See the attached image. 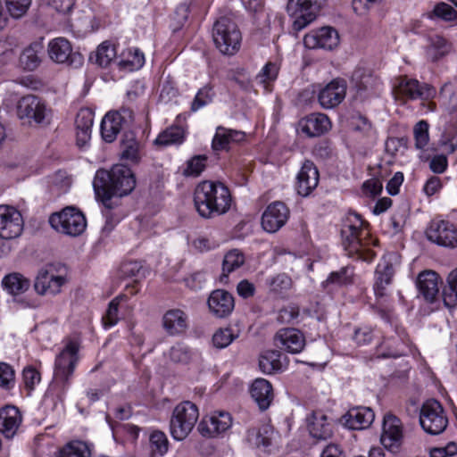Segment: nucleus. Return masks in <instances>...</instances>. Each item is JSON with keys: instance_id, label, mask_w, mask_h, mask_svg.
I'll use <instances>...</instances> for the list:
<instances>
[{"instance_id": "nucleus-39", "label": "nucleus", "mask_w": 457, "mask_h": 457, "mask_svg": "<svg viewBox=\"0 0 457 457\" xmlns=\"http://www.w3.org/2000/svg\"><path fill=\"white\" fill-rule=\"evenodd\" d=\"M273 429L269 425H263L259 428H251L247 433V440L256 447H267L271 444Z\"/></svg>"}, {"instance_id": "nucleus-16", "label": "nucleus", "mask_w": 457, "mask_h": 457, "mask_svg": "<svg viewBox=\"0 0 457 457\" xmlns=\"http://www.w3.org/2000/svg\"><path fill=\"white\" fill-rule=\"evenodd\" d=\"M380 441L383 446L392 453H397L403 442L401 420L392 414H386L383 420Z\"/></svg>"}, {"instance_id": "nucleus-19", "label": "nucleus", "mask_w": 457, "mask_h": 457, "mask_svg": "<svg viewBox=\"0 0 457 457\" xmlns=\"http://www.w3.org/2000/svg\"><path fill=\"white\" fill-rule=\"evenodd\" d=\"M232 425L228 412L219 411L203 418L198 425L199 433L205 437H215L227 431Z\"/></svg>"}, {"instance_id": "nucleus-3", "label": "nucleus", "mask_w": 457, "mask_h": 457, "mask_svg": "<svg viewBox=\"0 0 457 457\" xmlns=\"http://www.w3.org/2000/svg\"><path fill=\"white\" fill-rule=\"evenodd\" d=\"M231 195L221 182L204 180L194 192V203L198 213L206 219L226 213L231 205Z\"/></svg>"}, {"instance_id": "nucleus-28", "label": "nucleus", "mask_w": 457, "mask_h": 457, "mask_svg": "<svg viewBox=\"0 0 457 457\" xmlns=\"http://www.w3.org/2000/svg\"><path fill=\"white\" fill-rule=\"evenodd\" d=\"M209 309L214 314H230L235 307L233 295L226 290L216 289L209 295Z\"/></svg>"}, {"instance_id": "nucleus-40", "label": "nucleus", "mask_w": 457, "mask_h": 457, "mask_svg": "<svg viewBox=\"0 0 457 457\" xmlns=\"http://www.w3.org/2000/svg\"><path fill=\"white\" fill-rule=\"evenodd\" d=\"M119 64L129 71H137L145 64V55L138 48H129L123 53Z\"/></svg>"}, {"instance_id": "nucleus-15", "label": "nucleus", "mask_w": 457, "mask_h": 457, "mask_svg": "<svg viewBox=\"0 0 457 457\" xmlns=\"http://www.w3.org/2000/svg\"><path fill=\"white\" fill-rule=\"evenodd\" d=\"M22 215L16 208L10 205H0V237L13 239L23 230Z\"/></svg>"}, {"instance_id": "nucleus-37", "label": "nucleus", "mask_w": 457, "mask_h": 457, "mask_svg": "<svg viewBox=\"0 0 457 457\" xmlns=\"http://www.w3.org/2000/svg\"><path fill=\"white\" fill-rule=\"evenodd\" d=\"M443 303L449 312L457 306V268L447 277V287L443 290Z\"/></svg>"}, {"instance_id": "nucleus-10", "label": "nucleus", "mask_w": 457, "mask_h": 457, "mask_svg": "<svg viewBox=\"0 0 457 457\" xmlns=\"http://www.w3.org/2000/svg\"><path fill=\"white\" fill-rule=\"evenodd\" d=\"M49 223L54 230L71 237L82 234L87 227L84 214L75 207H66L52 214Z\"/></svg>"}, {"instance_id": "nucleus-36", "label": "nucleus", "mask_w": 457, "mask_h": 457, "mask_svg": "<svg viewBox=\"0 0 457 457\" xmlns=\"http://www.w3.org/2000/svg\"><path fill=\"white\" fill-rule=\"evenodd\" d=\"M41 51L42 46L39 44H32L26 47L20 56L21 66L27 71L36 70L41 62Z\"/></svg>"}, {"instance_id": "nucleus-2", "label": "nucleus", "mask_w": 457, "mask_h": 457, "mask_svg": "<svg viewBox=\"0 0 457 457\" xmlns=\"http://www.w3.org/2000/svg\"><path fill=\"white\" fill-rule=\"evenodd\" d=\"M342 245L349 257L370 262L375 253L370 249L371 239L366 224L355 212H348L341 228Z\"/></svg>"}, {"instance_id": "nucleus-53", "label": "nucleus", "mask_w": 457, "mask_h": 457, "mask_svg": "<svg viewBox=\"0 0 457 457\" xmlns=\"http://www.w3.org/2000/svg\"><path fill=\"white\" fill-rule=\"evenodd\" d=\"M31 0H5L9 14L14 19L21 18L29 10Z\"/></svg>"}, {"instance_id": "nucleus-56", "label": "nucleus", "mask_w": 457, "mask_h": 457, "mask_svg": "<svg viewBox=\"0 0 457 457\" xmlns=\"http://www.w3.org/2000/svg\"><path fill=\"white\" fill-rule=\"evenodd\" d=\"M170 358L172 361L178 363H187L191 357V350L182 344H177L170 349Z\"/></svg>"}, {"instance_id": "nucleus-48", "label": "nucleus", "mask_w": 457, "mask_h": 457, "mask_svg": "<svg viewBox=\"0 0 457 457\" xmlns=\"http://www.w3.org/2000/svg\"><path fill=\"white\" fill-rule=\"evenodd\" d=\"M413 137L415 147L419 150H425L429 143V124L427 120H421L413 128Z\"/></svg>"}, {"instance_id": "nucleus-20", "label": "nucleus", "mask_w": 457, "mask_h": 457, "mask_svg": "<svg viewBox=\"0 0 457 457\" xmlns=\"http://www.w3.org/2000/svg\"><path fill=\"white\" fill-rule=\"evenodd\" d=\"M346 88V81L344 79H334L320 91L319 103L325 109L337 106L345 99Z\"/></svg>"}, {"instance_id": "nucleus-64", "label": "nucleus", "mask_w": 457, "mask_h": 457, "mask_svg": "<svg viewBox=\"0 0 457 457\" xmlns=\"http://www.w3.org/2000/svg\"><path fill=\"white\" fill-rule=\"evenodd\" d=\"M382 188V182L377 178H372L363 183L362 193L366 196L374 197L381 193Z\"/></svg>"}, {"instance_id": "nucleus-34", "label": "nucleus", "mask_w": 457, "mask_h": 457, "mask_svg": "<svg viewBox=\"0 0 457 457\" xmlns=\"http://www.w3.org/2000/svg\"><path fill=\"white\" fill-rule=\"evenodd\" d=\"M245 255L241 251L237 249L228 251L223 258L222 273L220 278V282L227 283L228 275L239 269L245 263Z\"/></svg>"}, {"instance_id": "nucleus-18", "label": "nucleus", "mask_w": 457, "mask_h": 457, "mask_svg": "<svg viewBox=\"0 0 457 457\" xmlns=\"http://www.w3.org/2000/svg\"><path fill=\"white\" fill-rule=\"evenodd\" d=\"M289 218V210L282 202L270 204L262 215V227L269 233L279 230Z\"/></svg>"}, {"instance_id": "nucleus-41", "label": "nucleus", "mask_w": 457, "mask_h": 457, "mask_svg": "<svg viewBox=\"0 0 457 457\" xmlns=\"http://www.w3.org/2000/svg\"><path fill=\"white\" fill-rule=\"evenodd\" d=\"M259 367L260 370L266 374H272L279 371L282 368L279 352L269 351L261 355Z\"/></svg>"}, {"instance_id": "nucleus-63", "label": "nucleus", "mask_w": 457, "mask_h": 457, "mask_svg": "<svg viewBox=\"0 0 457 457\" xmlns=\"http://www.w3.org/2000/svg\"><path fill=\"white\" fill-rule=\"evenodd\" d=\"M439 145L447 154L457 150V134L455 132H444L439 139Z\"/></svg>"}, {"instance_id": "nucleus-57", "label": "nucleus", "mask_w": 457, "mask_h": 457, "mask_svg": "<svg viewBox=\"0 0 457 457\" xmlns=\"http://www.w3.org/2000/svg\"><path fill=\"white\" fill-rule=\"evenodd\" d=\"M127 140L122 141V157L128 160L136 161L138 154V143L130 132L127 134Z\"/></svg>"}, {"instance_id": "nucleus-26", "label": "nucleus", "mask_w": 457, "mask_h": 457, "mask_svg": "<svg viewBox=\"0 0 457 457\" xmlns=\"http://www.w3.org/2000/svg\"><path fill=\"white\" fill-rule=\"evenodd\" d=\"M245 140V133L244 131L219 126L212 138V147L214 151H228L233 145Z\"/></svg>"}, {"instance_id": "nucleus-60", "label": "nucleus", "mask_w": 457, "mask_h": 457, "mask_svg": "<svg viewBox=\"0 0 457 457\" xmlns=\"http://www.w3.org/2000/svg\"><path fill=\"white\" fill-rule=\"evenodd\" d=\"M235 337L230 329H220L212 337V343L217 348H225L229 345Z\"/></svg>"}, {"instance_id": "nucleus-17", "label": "nucleus", "mask_w": 457, "mask_h": 457, "mask_svg": "<svg viewBox=\"0 0 457 457\" xmlns=\"http://www.w3.org/2000/svg\"><path fill=\"white\" fill-rule=\"evenodd\" d=\"M303 44L309 49L332 50L339 45V34L336 29L325 26L307 33Z\"/></svg>"}, {"instance_id": "nucleus-61", "label": "nucleus", "mask_w": 457, "mask_h": 457, "mask_svg": "<svg viewBox=\"0 0 457 457\" xmlns=\"http://www.w3.org/2000/svg\"><path fill=\"white\" fill-rule=\"evenodd\" d=\"M440 97L449 112H453L457 109V96L453 94L450 84L443 86Z\"/></svg>"}, {"instance_id": "nucleus-21", "label": "nucleus", "mask_w": 457, "mask_h": 457, "mask_svg": "<svg viewBox=\"0 0 457 457\" xmlns=\"http://www.w3.org/2000/svg\"><path fill=\"white\" fill-rule=\"evenodd\" d=\"M276 345L289 353H298L305 346V337L303 334L294 328H285L279 329L275 335Z\"/></svg>"}, {"instance_id": "nucleus-6", "label": "nucleus", "mask_w": 457, "mask_h": 457, "mask_svg": "<svg viewBox=\"0 0 457 457\" xmlns=\"http://www.w3.org/2000/svg\"><path fill=\"white\" fill-rule=\"evenodd\" d=\"M199 417L195 404L189 401L179 403L173 410L170 420V432L177 441L184 440L194 428Z\"/></svg>"}, {"instance_id": "nucleus-11", "label": "nucleus", "mask_w": 457, "mask_h": 457, "mask_svg": "<svg viewBox=\"0 0 457 457\" xmlns=\"http://www.w3.org/2000/svg\"><path fill=\"white\" fill-rule=\"evenodd\" d=\"M326 0H288L287 12L295 16L293 29L300 31L313 21Z\"/></svg>"}, {"instance_id": "nucleus-24", "label": "nucleus", "mask_w": 457, "mask_h": 457, "mask_svg": "<svg viewBox=\"0 0 457 457\" xmlns=\"http://www.w3.org/2000/svg\"><path fill=\"white\" fill-rule=\"evenodd\" d=\"M319 178V171L314 163L305 161L297 174V193L303 196L309 195L318 186Z\"/></svg>"}, {"instance_id": "nucleus-12", "label": "nucleus", "mask_w": 457, "mask_h": 457, "mask_svg": "<svg viewBox=\"0 0 457 457\" xmlns=\"http://www.w3.org/2000/svg\"><path fill=\"white\" fill-rule=\"evenodd\" d=\"M420 422L427 433L438 435L446 428L448 420L440 403L432 399L423 403L420 414Z\"/></svg>"}, {"instance_id": "nucleus-43", "label": "nucleus", "mask_w": 457, "mask_h": 457, "mask_svg": "<svg viewBox=\"0 0 457 457\" xmlns=\"http://www.w3.org/2000/svg\"><path fill=\"white\" fill-rule=\"evenodd\" d=\"M152 456H163L169 449V441L166 435L160 430H154L149 437Z\"/></svg>"}, {"instance_id": "nucleus-9", "label": "nucleus", "mask_w": 457, "mask_h": 457, "mask_svg": "<svg viewBox=\"0 0 457 457\" xmlns=\"http://www.w3.org/2000/svg\"><path fill=\"white\" fill-rule=\"evenodd\" d=\"M393 95L397 101L405 103L409 100H428L436 95V90L428 84L408 76L395 78L393 84Z\"/></svg>"}, {"instance_id": "nucleus-7", "label": "nucleus", "mask_w": 457, "mask_h": 457, "mask_svg": "<svg viewBox=\"0 0 457 457\" xmlns=\"http://www.w3.org/2000/svg\"><path fill=\"white\" fill-rule=\"evenodd\" d=\"M134 122V114L129 107H121L117 111L107 112L101 122V135L105 142L112 143L119 133H130Z\"/></svg>"}, {"instance_id": "nucleus-27", "label": "nucleus", "mask_w": 457, "mask_h": 457, "mask_svg": "<svg viewBox=\"0 0 457 457\" xmlns=\"http://www.w3.org/2000/svg\"><path fill=\"white\" fill-rule=\"evenodd\" d=\"M94 112L89 108H81L75 119L76 142L79 147L85 146L91 138Z\"/></svg>"}, {"instance_id": "nucleus-62", "label": "nucleus", "mask_w": 457, "mask_h": 457, "mask_svg": "<svg viewBox=\"0 0 457 457\" xmlns=\"http://www.w3.org/2000/svg\"><path fill=\"white\" fill-rule=\"evenodd\" d=\"M22 378L26 388L32 390L40 382V373L33 367L29 366L23 370Z\"/></svg>"}, {"instance_id": "nucleus-29", "label": "nucleus", "mask_w": 457, "mask_h": 457, "mask_svg": "<svg viewBox=\"0 0 457 457\" xmlns=\"http://www.w3.org/2000/svg\"><path fill=\"white\" fill-rule=\"evenodd\" d=\"M21 423V414L18 408L6 406L0 410V431L7 437H12Z\"/></svg>"}, {"instance_id": "nucleus-4", "label": "nucleus", "mask_w": 457, "mask_h": 457, "mask_svg": "<svg viewBox=\"0 0 457 457\" xmlns=\"http://www.w3.org/2000/svg\"><path fill=\"white\" fill-rule=\"evenodd\" d=\"M68 283V272L65 265L49 263L41 268L34 281V289L43 296H55Z\"/></svg>"}, {"instance_id": "nucleus-32", "label": "nucleus", "mask_w": 457, "mask_h": 457, "mask_svg": "<svg viewBox=\"0 0 457 457\" xmlns=\"http://www.w3.org/2000/svg\"><path fill=\"white\" fill-rule=\"evenodd\" d=\"M417 287L428 302H433L439 291L437 274L432 270L421 272L417 279Z\"/></svg>"}, {"instance_id": "nucleus-14", "label": "nucleus", "mask_w": 457, "mask_h": 457, "mask_svg": "<svg viewBox=\"0 0 457 457\" xmlns=\"http://www.w3.org/2000/svg\"><path fill=\"white\" fill-rule=\"evenodd\" d=\"M426 235L429 241L438 245L457 247V228L448 220H433L427 228Z\"/></svg>"}, {"instance_id": "nucleus-8", "label": "nucleus", "mask_w": 457, "mask_h": 457, "mask_svg": "<svg viewBox=\"0 0 457 457\" xmlns=\"http://www.w3.org/2000/svg\"><path fill=\"white\" fill-rule=\"evenodd\" d=\"M17 115L29 124H48L52 117V110L42 98L27 95L17 104Z\"/></svg>"}, {"instance_id": "nucleus-5", "label": "nucleus", "mask_w": 457, "mask_h": 457, "mask_svg": "<svg viewBox=\"0 0 457 457\" xmlns=\"http://www.w3.org/2000/svg\"><path fill=\"white\" fill-rule=\"evenodd\" d=\"M212 38L219 51L227 55H233L241 46L242 35L237 25L228 17H220L212 29Z\"/></svg>"}, {"instance_id": "nucleus-30", "label": "nucleus", "mask_w": 457, "mask_h": 457, "mask_svg": "<svg viewBox=\"0 0 457 457\" xmlns=\"http://www.w3.org/2000/svg\"><path fill=\"white\" fill-rule=\"evenodd\" d=\"M351 83L356 91L360 94L372 93L378 89L380 82L378 79L364 68H357L353 71L351 77Z\"/></svg>"}, {"instance_id": "nucleus-49", "label": "nucleus", "mask_w": 457, "mask_h": 457, "mask_svg": "<svg viewBox=\"0 0 457 457\" xmlns=\"http://www.w3.org/2000/svg\"><path fill=\"white\" fill-rule=\"evenodd\" d=\"M266 283L270 290L278 295L287 293L292 287V279L285 273L267 278Z\"/></svg>"}, {"instance_id": "nucleus-45", "label": "nucleus", "mask_w": 457, "mask_h": 457, "mask_svg": "<svg viewBox=\"0 0 457 457\" xmlns=\"http://www.w3.org/2000/svg\"><path fill=\"white\" fill-rule=\"evenodd\" d=\"M214 96L215 92L213 90V87L211 84L204 85L197 91L194 100L192 101L190 108L191 111L195 112L210 104L212 102Z\"/></svg>"}, {"instance_id": "nucleus-35", "label": "nucleus", "mask_w": 457, "mask_h": 457, "mask_svg": "<svg viewBox=\"0 0 457 457\" xmlns=\"http://www.w3.org/2000/svg\"><path fill=\"white\" fill-rule=\"evenodd\" d=\"M2 285L9 294L20 295L29 289L30 283L21 274L11 273L3 278Z\"/></svg>"}, {"instance_id": "nucleus-23", "label": "nucleus", "mask_w": 457, "mask_h": 457, "mask_svg": "<svg viewBox=\"0 0 457 457\" xmlns=\"http://www.w3.org/2000/svg\"><path fill=\"white\" fill-rule=\"evenodd\" d=\"M49 58L56 63L73 62L80 54L73 53L71 44L64 37H56L49 41L47 46Z\"/></svg>"}, {"instance_id": "nucleus-55", "label": "nucleus", "mask_w": 457, "mask_h": 457, "mask_svg": "<svg viewBox=\"0 0 457 457\" xmlns=\"http://www.w3.org/2000/svg\"><path fill=\"white\" fill-rule=\"evenodd\" d=\"M433 13L437 18L451 21L457 25V11L450 4L441 2L435 5Z\"/></svg>"}, {"instance_id": "nucleus-25", "label": "nucleus", "mask_w": 457, "mask_h": 457, "mask_svg": "<svg viewBox=\"0 0 457 457\" xmlns=\"http://www.w3.org/2000/svg\"><path fill=\"white\" fill-rule=\"evenodd\" d=\"M331 128L328 117L323 113H312L299 121V129L309 137L321 136Z\"/></svg>"}, {"instance_id": "nucleus-46", "label": "nucleus", "mask_w": 457, "mask_h": 457, "mask_svg": "<svg viewBox=\"0 0 457 457\" xmlns=\"http://www.w3.org/2000/svg\"><path fill=\"white\" fill-rule=\"evenodd\" d=\"M59 457H91V450L85 442L72 441L60 451Z\"/></svg>"}, {"instance_id": "nucleus-54", "label": "nucleus", "mask_w": 457, "mask_h": 457, "mask_svg": "<svg viewBox=\"0 0 457 457\" xmlns=\"http://www.w3.org/2000/svg\"><path fill=\"white\" fill-rule=\"evenodd\" d=\"M120 274L125 278H139L145 275L144 266L139 261H128L120 268Z\"/></svg>"}, {"instance_id": "nucleus-52", "label": "nucleus", "mask_w": 457, "mask_h": 457, "mask_svg": "<svg viewBox=\"0 0 457 457\" xmlns=\"http://www.w3.org/2000/svg\"><path fill=\"white\" fill-rule=\"evenodd\" d=\"M353 275V270L349 267H344L338 271L331 272L326 281L323 283L325 287L330 284L343 286L351 283Z\"/></svg>"}, {"instance_id": "nucleus-47", "label": "nucleus", "mask_w": 457, "mask_h": 457, "mask_svg": "<svg viewBox=\"0 0 457 457\" xmlns=\"http://www.w3.org/2000/svg\"><path fill=\"white\" fill-rule=\"evenodd\" d=\"M449 51L447 41L441 36L430 37V44L427 48V55L431 61L436 62Z\"/></svg>"}, {"instance_id": "nucleus-13", "label": "nucleus", "mask_w": 457, "mask_h": 457, "mask_svg": "<svg viewBox=\"0 0 457 457\" xmlns=\"http://www.w3.org/2000/svg\"><path fill=\"white\" fill-rule=\"evenodd\" d=\"M79 344L78 340L69 338L62 351L56 356L54 363V377L63 382L68 381L73 374L78 361Z\"/></svg>"}, {"instance_id": "nucleus-44", "label": "nucleus", "mask_w": 457, "mask_h": 457, "mask_svg": "<svg viewBox=\"0 0 457 457\" xmlns=\"http://www.w3.org/2000/svg\"><path fill=\"white\" fill-rule=\"evenodd\" d=\"M117 55L115 45L110 41H104L96 49V62L101 67H107Z\"/></svg>"}, {"instance_id": "nucleus-51", "label": "nucleus", "mask_w": 457, "mask_h": 457, "mask_svg": "<svg viewBox=\"0 0 457 457\" xmlns=\"http://www.w3.org/2000/svg\"><path fill=\"white\" fill-rule=\"evenodd\" d=\"M187 326L185 316H163V327L170 335L183 332Z\"/></svg>"}, {"instance_id": "nucleus-59", "label": "nucleus", "mask_w": 457, "mask_h": 457, "mask_svg": "<svg viewBox=\"0 0 457 457\" xmlns=\"http://www.w3.org/2000/svg\"><path fill=\"white\" fill-rule=\"evenodd\" d=\"M129 311L127 296L120 295L109 303L105 314H117L119 312H127Z\"/></svg>"}, {"instance_id": "nucleus-33", "label": "nucleus", "mask_w": 457, "mask_h": 457, "mask_svg": "<svg viewBox=\"0 0 457 457\" xmlns=\"http://www.w3.org/2000/svg\"><path fill=\"white\" fill-rule=\"evenodd\" d=\"M310 435L317 439L325 440L332 436V426L321 412H313L308 419Z\"/></svg>"}, {"instance_id": "nucleus-58", "label": "nucleus", "mask_w": 457, "mask_h": 457, "mask_svg": "<svg viewBox=\"0 0 457 457\" xmlns=\"http://www.w3.org/2000/svg\"><path fill=\"white\" fill-rule=\"evenodd\" d=\"M15 380V372L13 368L6 363L0 361V386L10 388L13 386Z\"/></svg>"}, {"instance_id": "nucleus-38", "label": "nucleus", "mask_w": 457, "mask_h": 457, "mask_svg": "<svg viewBox=\"0 0 457 457\" xmlns=\"http://www.w3.org/2000/svg\"><path fill=\"white\" fill-rule=\"evenodd\" d=\"M279 70L280 62L278 60L269 61L260 70L255 79L259 84L263 85V87L268 89L269 87L278 79Z\"/></svg>"}, {"instance_id": "nucleus-42", "label": "nucleus", "mask_w": 457, "mask_h": 457, "mask_svg": "<svg viewBox=\"0 0 457 457\" xmlns=\"http://www.w3.org/2000/svg\"><path fill=\"white\" fill-rule=\"evenodd\" d=\"M185 138L184 129L180 127H170L156 137L154 143L160 145L181 144Z\"/></svg>"}, {"instance_id": "nucleus-1", "label": "nucleus", "mask_w": 457, "mask_h": 457, "mask_svg": "<svg viewBox=\"0 0 457 457\" xmlns=\"http://www.w3.org/2000/svg\"><path fill=\"white\" fill-rule=\"evenodd\" d=\"M136 187V179L131 170L123 164H115L110 170H98L93 180L96 197L105 208L112 209V196H124Z\"/></svg>"}, {"instance_id": "nucleus-22", "label": "nucleus", "mask_w": 457, "mask_h": 457, "mask_svg": "<svg viewBox=\"0 0 457 457\" xmlns=\"http://www.w3.org/2000/svg\"><path fill=\"white\" fill-rule=\"evenodd\" d=\"M374 419V411L370 408L363 406L351 408L342 417L345 426L353 430H361L369 428Z\"/></svg>"}, {"instance_id": "nucleus-31", "label": "nucleus", "mask_w": 457, "mask_h": 457, "mask_svg": "<svg viewBox=\"0 0 457 457\" xmlns=\"http://www.w3.org/2000/svg\"><path fill=\"white\" fill-rule=\"evenodd\" d=\"M251 395L261 410L269 408L273 399L271 384L264 378H257L251 386Z\"/></svg>"}, {"instance_id": "nucleus-50", "label": "nucleus", "mask_w": 457, "mask_h": 457, "mask_svg": "<svg viewBox=\"0 0 457 457\" xmlns=\"http://www.w3.org/2000/svg\"><path fill=\"white\" fill-rule=\"evenodd\" d=\"M206 164L205 155H195L186 162L182 173L186 177H198L205 170Z\"/></svg>"}]
</instances>
